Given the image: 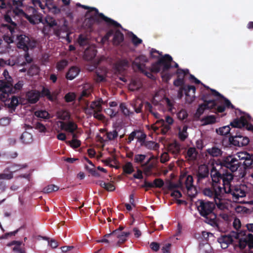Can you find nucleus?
<instances>
[{"label": "nucleus", "mask_w": 253, "mask_h": 253, "mask_svg": "<svg viewBox=\"0 0 253 253\" xmlns=\"http://www.w3.org/2000/svg\"><path fill=\"white\" fill-rule=\"evenodd\" d=\"M199 251L201 253H213V250L207 240L199 244Z\"/></svg>", "instance_id": "nucleus-20"}, {"label": "nucleus", "mask_w": 253, "mask_h": 253, "mask_svg": "<svg viewBox=\"0 0 253 253\" xmlns=\"http://www.w3.org/2000/svg\"><path fill=\"white\" fill-rule=\"evenodd\" d=\"M98 184L108 191H113L115 189L114 185L110 183H106L103 181L100 180L98 182Z\"/></svg>", "instance_id": "nucleus-43"}, {"label": "nucleus", "mask_w": 253, "mask_h": 253, "mask_svg": "<svg viewBox=\"0 0 253 253\" xmlns=\"http://www.w3.org/2000/svg\"><path fill=\"white\" fill-rule=\"evenodd\" d=\"M211 93H204L201 96V99L204 102L200 104L197 109L196 114L199 116L202 115L206 110H211L216 106V101L210 98Z\"/></svg>", "instance_id": "nucleus-7"}, {"label": "nucleus", "mask_w": 253, "mask_h": 253, "mask_svg": "<svg viewBox=\"0 0 253 253\" xmlns=\"http://www.w3.org/2000/svg\"><path fill=\"white\" fill-rule=\"evenodd\" d=\"M120 232H118L116 234V236L117 237L118 240L117 242V245L119 246L120 245L124 242H125L127 240V238L128 236L130 235L129 232H122V233H119Z\"/></svg>", "instance_id": "nucleus-28"}, {"label": "nucleus", "mask_w": 253, "mask_h": 253, "mask_svg": "<svg viewBox=\"0 0 253 253\" xmlns=\"http://www.w3.org/2000/svg\"><path fill=\"white\" fill-rule=\"evenodd\" d=\"M218 241L221 242V243H228V244L229 245L233 241V239H232L231 236H229L228 235L223 236L221 238H219L218 239Z\"/></svg>", "instance_id": "nucleus-59"}, {"label": "nucleus", "mask_w": 253, "mask_h": 253, "mask_svg": "<svg viewBox=\"0 0 253 253\" xmlns=\"http://www.w3.org/2000/svg\"><path fill=\"white\" fill-rule=\"evenodd\" d=\"M173 85L175 86H184L186 85H184V80L183 77L181 78H177V79L174 81Z\"/></svg>", "instance_id": "nucleus-61"}, {"label": "nucleus", "mask_w": 253, "mask_h": 253, "mask_svg": "<svg viewBox=\"0 0 253 253\" xmlns=\"http://www.w3.org/2000/svg\"><path fill=\"white\" fill-rule=\"evenodd\" d=\"M202 192L205 196L213 199V201L219 197H222L224 193L222 187L218 183H212L211 187L204 188Z\"/></svg>", "instance_id": "nucleus-8"}, {"label": "nucleus", "mask_w": 253, "mask_h": 253, "mask_svg": "<svg viewBox=\"0 0 253 253\" xmlns=\"http://www.w3.org/2000/svg\"><path fill=\"white\" fill-rule=\"evenodd\" d=\"M185 185L189 196H193L196 193V188L193 185V178L191 175H188L185 181Z\"/></svg>", "instance_id": "nucleus-18"}, {"label": "nucleus", "mask_w": 253, "mask_h": 253, "mask_svg": "<svg viewBox=\"0 0 253 253\" xmlns=\"http://www.w3.org/2000/svg\"><path fill=\"white\" fill-rule=\"evenodd\" d=\"M59 189V187L55 185H49L43 189V191L45 193H51L53 191H56Z\"/></svg>", "instance_id": "nucleus-57"}, {"label": "nucleus", "mask_w": 253, "mask_h": 253, "mask_svg": "<svg viewBox=\"0 0 253 253\" xmlns=\"http://www.w3.org/2000/svg\"><path fill=\"white\" fill-rule=\"evenodd\" d=\"M4 18L5 21L9 24V25H6L5 26L7 27L11 33H12L17 27L16 23L12 20L10 16L8 14H5Z\"/></svg>", "instance_id": "nucleus-27"}, {"label": "nucleus", "mask_w": 253, "mask_h": 253, "mask_svg": "<svg viewBox=\"0 0 253 253\" xmlns=\"http://www.w3.org/2000/svg\"><path fill=\"white\" fill-rule=\"evenodd\" d=\"M137 135L136 138L137 141L140 144L141 146H143V144L145 143L146 138V134L143 131L137 129Z\"/></svg>", "instance_id": "nucleus-34"}, {"label": "nucleus", "mask_w": 253, "mask_h": 253, "mask_svg": "<svg viewBox=\"0 0 253 253\" xmlns=\"http://www.w3.org/2000/svg\"><path fill=\"white\" fill-rule=\"evenodd\" d=\"M137 129L134 130L132 132L130 133L129 135L128 138L126 139V143L128 144L131 143V141L134 140V138H136V136L137 135Z\"/></svg>", "instance_id": "nucleus-64"}, {"label": "nucleus", "mask_w": 253, "mask_h": 253, "mask_svg": "<svg viewBox=\"0 0 253 253\" xmlns=\"http://www.w3.org/2000/svg\"><path fill=\"white\" fill-rule=\"evenodd\" d=\"M201 122L204 125L213 124L216 123V117L214 115H209L203 118Z\"/></svg>", "instance_id": "nucleus-36"}, {"label": "nucleus", "mask_w": 253, "mask_h": 253, "mask_svg": "<svg viewBox=\"0 0 253 253\" xmlns=\"http://www.w3.org/2000/svg\"><path fill=\"white\" fill-rule=\"evenodd\" d=\"M168 151L173 154L177 155L180 151V146L178 143L174 142L169 145Z\"/></svg>", "instance_id": "nucleus-31"}, {"label": "nucleus", "mask_w": 253, "mask_h": 253, "mask_svg": "<svg viewBox=\"0 0 253 253\" xmlns=\"http://www.w3.org/2000/svg\"><path fill=\"white\" fill-rule=\"evenodd\" d=\"M68 143L70 144V146L74 148L79 147L81 144V141L77 139H72V140L69 141Z\"/></svg>", "instance_id": "nucleus-62"}, {"label": "nucleus", "mask_w": 253, "mask_h": 253, "mask_svg": "<svg viewBox=\"0 0 253 253\" xmlns=\"http://www.w3.org/2000/svg\"><path fill=\"white\" fill-rule=\"evenodd\" d=\"M22 242L20 241H13L8 245H16L13 249L14 253H26L25 251L20 248Z\"/></svg>", "instance_id": "nucleus-41"}, {"label": "nucleus", "mask_w": 253, "mask_h": 253, "mask_svg": "<svg viewBox=\"0 0 253 253\" xmlns=\"http://www.w3.org/2000/svg\"><path fill=\"white\" fill-rule=\"evenodd\" d=\"M209 170L207 166L201 165L199 167L197 172V182L199 184H205L209 179Z\"/></svg>", "instance_id": "nucleus-11"}, {"label": "nucleus", "mask_w": 253, "mask_h": 253, "mask_svg": "<svg viewBox=\"0 0 253 253\" xmlns=\"http://www.w3.org/2000/svg\"><path fill=\"white\" fill-rule=\"evenodd\" d=\"M92 90V88L90 86L88 87H86L85 86H84L83 90L82 92L79 100H81L83 97H88L91 95Z\"/></svg>", "instance_id": "nucleus-47"}, {"label": "nucleus", "mask_w": 253, "mask_h": 253, "mask_svg": "<svg viewBox=\"0 0 253 253\" xmlns=\"http://www.w3.org/2000/svg\"><path fill=\"white\" fill-rule=\"evenodd\" d=\"M68 64V61L66 59H62L56 63V69L59 71L63 70Z\"/></svg>", "instance_id": "nucleus-44"}, {"label": "nucleus", "mask_w": 253, "mask_h": 253, "mask_svg": "<svg viewBox=\"0 0 253 253\" xmlns=\"http://www.w3.org/2000/svg\"><path fill=\"white\" fill-rule=\"evenodd\" d=\"M76 6L82 7L85 9H88L86 13V16L91 12H95V14L89 18V21H93L94 22L100 23L102 21H104L108 26H113L115 28H122L121 25L114 20L106 16L103 13H100L98 10L95 7H91L86 5H82L80 3H77Z\"/></svg>", "instance_id": "nucleus-4"}, {"label": "nucleus", "mask_w": 253, "mask_h": 253, "mask_svg": "<svg viewBox=\"0 0 253 253\" xmlns=\"http://www.w3.org/2000/svg\"><path fill=\"white\" fill-rule=\"evenodd\" d=\"M233 128L231 126V128L229 126H226L223 127H220L218 130H217V132L221 135H226L229 134V137L231 136V132L233 131Z\"/></svg>", "instance_id": "nucleus-35"}, {"label": "nucleus", "mask_w": 253, "mask_h": 253, "mask_svg": "<svg viewBox=\"0 0 253 253\" xmlns=\"http://www.w3.org/2000/svg\"><path fill=\"white\" fill-rule=\"evenodd\" d=\"M213 202L214 203V205H216L219 209L224 210L227 209V205L221 200V197H219V198Z\"/></svg>", "instance_id": "nucleus-46"}, {"label": "nucleus", "mask_w": 253, "mask_h": 253, "mask_svg": "<svg viewBox=\"0 0 253 253\" xmlns=\"http://www.w3.org/2000/svg\"><path fill=\"white\" fill-rule=\"evenodd\" d=\"M156 124H158L161 126H163V127L161 129V132L163 134H166L170 128V126H169L165 125V120L163 119H160L159 120H158L156 122Z\"/></svg>", "instance_id": "nucleus-40"}, {"label": "nucleus", "mask_w": 253, "mask_h": 253, "mask_svg": "<svg viewBox=\"0 0 253 253\" xmlns=\"http://www.w3.org/2000/svg\"><path fill=\"white\" fill-rule=\"evenodd\" d=\"M233 179V175L231 173L226 172L221 174V179H222L223 187L222 188L223 192H225L226 186H232L230 182Z\"/></svg>", "instance_id": "nucleus-23"}, {"label": "nucleus", "mask_w": 253, "mask_h": 253, "mask_svg": "<svg viewBox=\"0 0 253 253\" xmlns=\"http://www.w3.org/2000/svg\"><path fill=\"white\" fill-rule=\"evenodd\" d=\"M247 245L249 249H253V235L252 234H248L239 240L238 246L241 249H245Z\"/></svg>", "instance_id": "nucleus-13"}, {"label": "nucleus", "mask_w": 253, "mask_h": 253, "mask_svg": "<svg viewBox=\"0 0 253 253\" xmlns=\"http://www.w3.org/2000/svg\"><path fill=\"white\" fill-rule=\"evenodd\" d=\"M43 240L48 241V245L50 246L52 249H55L58 246V242L53 239H50L46 237H42Z\"/></svg>", "instance_id": "nucleus-53"}, {"label": "nucleus", "mask_w": 253, "mask_h": 253, "mask_svg": "<svg viewBox=\"0 0 253 253\" xmlns=\"http://www.w3.org/2000/svg\"><path fill=\"white\" fill-rule=\"evenodd\" d=\"M78 43L80 46L84 47L88 44V39L86 37L80 35L78 39Z\"/></svg>", "instance_id": "nucleus-50"}, {"label": "nucleus", "mask_w": 253, "mask_h": 253, "mask_svg": "<svg viewBox=\"0 0 253 253\" xmlns=\"http://www.w3.org/2000/svg\"><path fill=\"white\" fill-rule=\"evenodd\" d=\"M18 97L15 96H12L10 102L8 104V107L9 108V111L11 113L15 111L16 106L18 104Z\"/></svg>", "instance_id": "nucleus-33"}, {"label": "nucleus", "mask_w": 253, "mask_h": 253, "mask_svg": "<svg viewBox=\"0 0 253 253\" xmlns=\"http://www.w3.org/2000/svg\"><path fill=\"white\" fill-rule=\"evenodd\" d=\"M183 91H184L186 96V102L189 104L192 103L195 98V86L194 85H187L180 87L178 92V96L179 98H181L183 96Z\"/></svg>", "instance_id": "nucleus-9"}, {"label": "nucleus", "mask_w": 253, "mask_h": 253, "mask_svg": "<svg viewBox=\"0 0 253 253\" xmlns=\"http://www.w3.org/2000/svg\"><path fill=\"white\" fill-rule=\"evenodd\" d=\"M224 159V161L220 163L221 167H225L230 169L232 172H235L234 176L239 180L244 178L246 174L245 164H242L237 159Z\"/></svg>", "instance_id": "nucleus-6"}, {"label": "nucleus", "mask_w": 253, "mask_h": 253, "mask_svg": "<svg viewBox=\"0 0 253 253\" xmlns=\"http://www.w3.org/2000/svg\"><path fill=\"white\" fill-rule=\"evenodd\" d=\"M123 169L126 173L130 174L132 172L133 169L132 166V164L128 162L123 167Z\"/></svg>", "instance_id": "nucleus-63"}, {"label": "nucleus", "mask_w": 253, "mask_h": 253, "mask_svg": "<svg viewBox=\"0 0 253 253\" xmlns=\"http://www.w3.org/2000/svg\"><path fill=\"white\" fill-rule=\"evenodd\" d=\"M143 146L149 149H156L158 147V144L152 141H145Z\"/></svg>", "instance_id": "nucleus-55"}, {"label": "nucleus", "mask_w": 253, "mask_h": 253, "mask_svg": "<svg viewBox=\"0 0 253 253\" xmlns=\"http://www.w3.org/2000/svg\"><path fill=\"white\" fill-rule=\"evenodd\" d=\"M35 115L39 117V118H43V119H49V113L45 111V110H41V111H36L35 112Z\"/></svg>", "instance_id": "nucleus-56"}, {"label": "nucleus", "mask_w": 253, "mask_h": 253, "mask_svg": "<svg viewBox=\"0 0 253 253\" xmlns=\"http://www.w3.org/2000/svg\"><path fill=\"white\" fill-rule=\"evenodd\" d=\"M26 165H14L8 168V170L10 171L9 173H0V180L1 179H6L9 180L13 178V172H15L22 168H25Z\"/></svg>", "instance_id": "nucleus-15"}, {"label": "nucleus", "mask_w": 253, "mask_h": 253, "mask_svg": "<svg viewBox=\"0 0 253 253\" xmlns=\"http://www.w3.org/2000/svg\"><path fill=\"white\" fill-rule=\"evenodd\" d=\"M105 135L107 141H111L114 140L118 137V133L116 130H114L112 131L106 132Z\"/></svg>", "instance_id": "nucleus-48"}, {"label": "nucleus", "mask_w": 253, "mask_h": 253, "mask_svg": "<svg viewBox=\"0 0 253 253\" xmlns=\"http://www.w3.org/2000/svg\"><path fill=\"white\" fill-rule=\"evenodd\" d=\"M211 95L214 96L219 97L220 98L223 99L224 100V104L223 106H225V108L227 107L228 108H231L232 109H234V106L232 104L231 102L226 98H225L223 95L221 94L218 91L214 89H211Z\"/></svg>", "instance_id": "nucleus-21"}, {"label": "nucleus", "mask_w": 253, "mask_h": 253, "mask_svg": "<svg viewBox=\"0 0 253 253\" xmlns=\"http://www.w3.org/2000/svg\"><path fill=\"white\" fill-rule=\"evenodd\" d=\"M80 72V69L77 66H72L66 74V78L69 80L74 79Z\"/></svg>", "instance_id": "nucleus-22"}, {"label": "nucleus", "mask_w": 253, "mask_h": 253, "mask_svg": "<svg viewBox=\"0 0 253 253\" xmlns=\"http://www.w3.org/2000/svg\"><path fill=\"white\" fill-rule=\"evenodd\" d=\"M224 193L232 195L235 200H238L240 198H243L246 196V192L244 189V186L242 185L234 186H228L227 185Z\"/></svg>", "instance_id": "nucleus-10"}, {"label": "nucleus", "mask_w": 253, "mask_h": 253, "mask_svg": "<svg viewBox=\"0 0 253 253\" xmlns=\"http://www.w3.org/2000/svg\"><path fill=\"white\" fill-rule=\"evenodd\" d=\"M172 58L169 54H165L159 58L157 61L152 64L151 72L158 73L161 72V78L165 82H168L171 78L172 75L168 72L172 67Z\"/></svg>", "instance_id": "nucleus-3"}, {"label": "nucleus", "mask_w": 253, "mask_h": 253, "mask_svg": "<svg viewBox=\"0 0 253 253\" xmlns=\"http://www.w3.org/2000/svg\"><path fill=\"white\" fill-rule=\"evenodd\" d=\"M128 35L131 38V42L134 45L137 46L142 42V40L138 38L135 34L130 32L129 33Z\"/></svg>", "instance_id": "nucleus-45"}, {"label": "nucleus", "mask_w": 253, "mask_h": 253, "mask_svg": "<svg viewBox=\"0 0 253 253\" xmlns=\"http://www.w3.org/2000/svg\"><path fill=\"white\" fill-rule=\"evenodd\" d=\"M20 139L23 143L28 144L32 141V135L27 131H24L22 134Z\"/></svg>", "instance_id": "nucleus-39"}, {"label": "nucleus", "mask_w": 253, "mask_h": 253, "mask_svg": "<svg viewBox=\"0 0 253 253\" xmlns=\"http://www.w3.org/2000/svg\"><path fill=\"white\" fill-rule=\"evenodd\" d=\"M211 176L212 181V183H218L219 180L221 179V174L214 168H212L211 170Z\"/></svg>", "instance_id": "nucleus-30"}, {"label": "nucleus", "mask_w": 253, "mask_h": 253, "mask_svg": "<svg viewBox=\"0 0 253 253\" xmlns=\"http://www.w3.org/2000/svg\"><path fill=\"white\" fill-rule=\"evenodd\" d=\"M230 126L233 128L229 137L230 143L238 147L247 146L249 142V138L244 136L245 127L246 129L253 132V125L249 123L245 116L236 118L230 123Z\"/></svg>", "instance_id": "nucleus-1"}, {"label": "nucleus", "mask_w": 253, "mask_h": 253, "mask_svg": "<svg viewBox=\"0 0 253 253\" xmlns=\"http://www.w3.org/2000/svg\"><path fill=\"white\" fill-rule=\"evenodd\" d=\"M40 95L42 97H46L49 100L51 101H53L56 99V97L53 94H52L50 91V90L46 88L43 87L40 92Z\"/></svg>", "instance_id": "nucleus-29"}, {"label": "nucleus", "mask_w": 253, "mask_h": 253, "mask_svg": "<svg viewBox=\"0 0 253 253\" xmlns=\"http://www.w3.org/2000/svg\"><path fill=\"white\" fill-rule=\"evenodd\" d=\"M124 40V35L119 30L115 31L113 39L114 45H119Z\"/></svg>", "instance_id": "nucleus-24"}, {"label": "nucleus", "mask_w": 253, "mask_h": 253, "mask_svg": "<svg viewBox=\"0 0 253 253\" xmlns=\"http://www.w3.org/2000/svg\"><path fill=\"white\" fill-rule=\"evenodd\" d=\"M26 97L28 102L31 104L37 102L40 97V92L36 90H32L27 92Z\"/></svg>", "instance_id": "nucleus-16"}, {"label": "nucleus", "mask_w": 253, "mask_h": 253, "mask_svg": "<svg viewBox=\"0 0 253 253\" xmlns=\"http://www.w3.org/2000/svg\"><path fill=\"white\" fill-rule=\"evenodd\" d=\"M129 63L127 59H124L118 61L116 64L117 70L121 71L128 67Z\"/></svg>", "instance_id": "nucleus-37"}, {"label": "nucleus", "mask_w": 253, "mask_h": 253, "mask_svg": "<svg viewBox=\"0 0 253 253\" xmlns=\"http://www.w3.org/2000/svg\"><path fill=\"white\" fill-rule=\"evenodd\" d=\"M104 104L105 103L103 100L101 98H99L97 100L91 102L89 106H87L85 107L84 112L87 115H92L93 114L96 109L97 111H102V105Z\"/></svg>", "instance_id": "nucleus-12"}, {"label": "nucleus", "mask_w": 253, "mask_h": 253, "mask_svg": "<svg viewBox=\"0 0 253 253\" xmlns=\"http://www.w3.org/2000/svg\"><path fill=\"white\" fill-rule=\"evenodd\" d=\"M207 152L213 157H217L221 155L222 151L217 147H213L211 149H208Z\"/></svg>", "instance_id": "nucleus-42"}, {"label": "nucleus", "mask_w": 253, "mask_h": 253, "mask_svg": "<svg viewBox=\"0 0 253 253\" xmlns=\"http://www.w3.org/2000/svg\"><path fill=\"white\" fill-rule=\"evenodd\" d=\"M40 71L39 67L35 64H33L31 66L28 71V74L31 76L37 75Z\"/></svg>", "instance_id": "nucleus-52"}, {"label": "nucleus", "mask_w": 253, "mask_h": 253, "mask_svg": "<svg viewBox=\"0 0 253 253\" xmlns=\"http://www.w3.org/2000/svg\"><path fill=\"white\" fill-rule=\"evenodd\" d=\"M197 209L201 216L204 217L205 222L211 225L218 231L220 228L222 221L216 217V214L213 212L214 209V203L213 201L199 200L196 202Z\"/></svg>", "instance_id": "nucleus-2"}, {"label": "nucleus", "mask_w": 253, "mask_h": 253, "mask_svg": "<svg viewBox=\"0 0 253 253\" xmlns=\"http://www.w3.org/2000/svg\"><path fill=\"white\" fill-rule=\"evenodd\" d=\"M57 124L60 125V129L70 133H73L78 128L77 125L73 121L65 122L62 121L57 122Z\"/></svg>", "instance_id": "nucleus-14"}, {"label": "nucleus", "mask_w": 253, "mask_h": 253, "mask_svg": "<svg viewBox=\"0 0 253 253\" xmlns=\"http://www.w3.org/2000/svg\"><path fill=\"white\" fill-rule=\"evenodd\" d=\"M9 79L7 81L0 80V100L2 101L7 100L9 94L20 90L23 85V81H19L13 87L11 78L9 77Z\"/></svg>", "instance_id": "nucleus-5"}, {"label": "nucleus", "mask_w": 253, "mask_h": 253, "mask_svg": "<svg viewBox=\"0 0 253 253\" xmlns=\"http://www.w3.org/2000/svg\"><path fill=\"white\" fill-rule=\"evenodd\" d=\"M64 99L66 102H72L75 100L76 95L74 93L69 92L65 95Z\"/></svg>", "instance_id": "nucleus-58"}, {"label": "nucleus", "mask_w": 253, "mask_h": 253, "mask_svg": "<svg viewBox=\"0 0 253 253\" xmlns=\"http://www.w3.org/2000/svg\"><path fill=\"white\" fill-rule=\"evenodd\" d=\"M120 232V230H114L111 233L107 234L104 235V237L108 238L109 243L111 244L117 243L118 239L116 236V234Z\"/></svg>", "instance_id": "nucleus-38"}, {"label": "nucleus", "mask_w": 253, "mask_h": 253, "mask_svg": "<svg viewBox=\"0 0 253 253\" xmlns=\"http://www.w3.org/2000/svg\"><path fill=\"white\" fill-rule=\"evenodd\" d=\"M147 62L148 59L147 57L144 55H141L135 58L132 64L134 66H136L139 71L143 72L144 68L145 66V63Z\"/></svg>", "instance_id": "nucleus-17"}, {"label": "nucleus", "mask_w": 253, "mask_h": 253, "mask_svg": "<svg viewBox=\"0 0 253 253\" xmlns=\"http://www.w3.org/2000/svg\"><path fill=\"white\" fill-rule=\"evenodd\" d=\"M177 116L179 120H184L187 118L188 114L185 109H182L177 113Z\"/></svg>", "instance_id": "nucleus-60"}, {"label": "nucleus", "mask_w": 253, "mask_h": 253, "mask_svg": "<svg viewBox=\"0 0 253 253\" xmlns=\"http://www.w3.org/2000/svg\"><path fill=\"white\" fill-rule=\"evenodd\" d=\"M88 164H85V169L93 176L99 177L100 174L97 170L95 169L94 165L90 162L89 159H85Z\"/></svg>", "instance_id": "nucleus-25"}, {"label": "nucleus", "mask_w": 253, "mask_h": 253, "mask_svg": "<svg viewBox=\"0 0 253 253\" xmlns=\"http://www.w3.org/2000/svg\"><path fill=\"white\" fill-rule=\"evenodd\" d=\"M24 0H13L12 3L14 6L16 7L15 9L13 10V12L15 14H22L24 13L23 10L19 9L18 7L22 6L23 5V1Z\"/></svg>", "instance_id": "nucleus-32"}, {"label": "nucleus", "mask_w": 253, "mask_h": 253, "mask_svg": "<svg viewBox=\"0 0 253 253\" xmlns=\"http://www.w3.org/2000/svg\"><path fill=\"white\" fill-rule=\"evenodd\" d=\"M57 118L62 121L68 120L71 118L70 113L69 111L66 110H59L56 112Z\"/></svg>", "instance_id": "nucleus-26"}, {"label": "nucleus", "mask_w": 253, "mask_h": 253, "mask_svg": "<svg viewBox=\"0 0 253 253\" xmlns=\"http://www.w3.org/2000/svg\"><path fill=\"white\" fill-rule=\"evenodd\" d=\"M120 108L123 114L125 116H129L131 114H133V113L129 111V110L127 108L125 103H121L120 105Z\"/></svg>", "instance_id": "nucleus-49"}, {"label": "nucleus", "mask_w": 253, "mask_h": 253, "mask_svg": "<svg viewBox=\"0 0 253 253\" xmlns=\"http://www.w3.org/2000/svg\"><path fill=\"white\" fill-rule=\"evenodd\" d=\"M187 126L185 125L183 126L182 130L179 132V137L182 141H184L188 137L187 132Z\"/></svg>", "instance_id": "nucleus-51"}, {"label": "nucleus", "mask_w": 253, "mask_h": 253, "mask_svg": "<svg viewBox=\"0 0 253 253\" xmlns=\"http://www.w3.org/2000/svg\"><path fill=\"white\" fill-rule=\"evenodd\" d=\"M97 50L94 46H89L84 51V58L85 60L90 61L96 56Z\"/></svg>", "instance_id": "nucleus-19"}, {"label": "nucleus", "mask_w": 253, "mask_h": 253, "mask_svg": "<svg viewBox=\"0 0 253 253\" xmlns=\"http://www.w3.org/2000/svg\"><path fill=\"white\" fill-rule=\"evenodd\" d=\"M198 153L195 147H190L187 151V155L190 158H197Z\"/></svg>", "instance_id": "nucleus-54"}]
</instances>
